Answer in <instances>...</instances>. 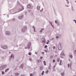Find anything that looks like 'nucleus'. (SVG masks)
Segmentation results:
<instances>
[{
  "label": "nucleus",
  "mask_w": 76,
  "mask_h": 76,
  "mask_svg": "<svg viewBox=\"0 0 76 76\" xmlns=\"http://www.w3.org/2000/svg\"><path fill=\"white\" fill-rule=\"evenodd\" d=\"M6 66H5V65H3L2 66H1L0 67V70H2L3 69V67H6ZM1 68H2V69H1Z\"/></svg>",
  "instance_id": "1"
},
{
  "label": "nucleus",
  "mask_w": 76,
  "mask_h": 76,
  "mask_svg": "<svg viewBox=\"0 0 76 76\" xmlns=\"http://www.w3.org/2000/svg\"><path fill=\"white\" fill-rule=\"evenodd\" d=\"M60 56H61V57L62 58H63L62 57V56H66V55L65 54H64V53L62 52V53L60 54Z\"/></svg>",
  "instance_id": "2"
},
{
  "label": "nucleus",
  "mask_w": 76,
  "mask_h": 76,
  "mask_svg": "<svg viewBox=\"0 0 76 76\" xmlns=\"http://www.w3.org/2000/svg\"><path fill=\"white\" fill-rule=\"evenodd\" d=\"M27 7L28 9H30V8H31V5H30V4H28V5Z\"/></svg>",
  "instance_id": "3"
},
{
  "label": "nucleus",
  "mask_w": 76,
  "mask_h": 76,
  "mask_svg": "<svg viewBox=\"0 0 76 76\" xmlns=\"http://www.w3.org/2000/svg\"><path fill=\"white\" fill-rule=\"evenodd\" d=\"M46 42L45 39H44V40L42 41V43H45Z\"/></svg>",
  "instance_id": "4"
},
{
  "label": "nucleus",
  "mask_w": 76,
  "mask_h": 76,
  "mask_svg": "<svg viewBox=\"0 0 76 76\" xmlns=\"http://www.w3.org/2000/svg\"><path fill=\"white\" fill-rule=\"evenodd\" d=\"M23 30H24V28H23V30H22V32H24L25 31H26V28H25V30H24V31H23Z\"/></svg>",
  "instance_id": "5"
},
{
  "label": "nucleus",
  "mask_w": 76,
  "mask_h": 76,
  "mask_svg": "<svg viewBox=\"0 0 76 76\" xmlns=\"http://www.w3.org/2000/svg\"><path fill=\"white\" fill-rule=\"evenodd\" d=\"M23 18V16H20L18 17V18L20 19H22V18Z\"/></svg>",
  "instance_id": "6"
},
{
  "label": "nucleus",
  "mask_w": 76,
  "mask_h": 76,
  "mask_svg": "<svg viewBox=\"0 0 76 76\" xmlns=\"http://www.w3.org/2000/svg\"><path fill=\"white\" fill-rule=\"evenodd\" d=\"M41 61L39 60H37V63H40Z\"/></svg>",
  "instance_id": "7"
},
{
  "label": "nucleus",
  "mask_w": 76,
  "mask_h": 76,
  "mask_svg": "<svg viewBox=\"0 0 76 76\" xmlns=\"http://www.w3.org/2000/svg\"><path fill=\"white\" fill-rule=\"evenodd\" d=\"M37 9L38 10H39V9H40V7L39 6L37 7Z\"/></svg>",
  "instance_id": "8"
},
{
  "label": "nucleus",
  "mask_w": 76,
  "mask_h": 76,
  "mask_svg": "<svg viewBox=\"0 0 76 76\" xmlns=\"http://www.w3.org/2000/svg\"><path fill=\"white\" fill-rule=\"evenodd\" d=\"M43 63L45 66H46V63H45V61H43Z\"/></svg>",
  "instance_id": "9"
},
{
  "label": "nucleus",
  "mask_w": 76,
  "mask_h": 76,
  "mask_svg": "<svg viewBox=\"0 0 76 76\" xmlns=\"http://www.w3.org/2000/svg\"><path fill=\"white\" fill-rule=\"evenodd\" d=\"M61 75L62 76H64V73L62 72L61 73Z\"/></svg>",
  "instance_id": "10"
},
{
  "label": "nucleus",
  "mask_w": 76,
  "mask_h": 76,
  "mask_svg": "<svg viewBox=\"0 0 76 76\" xmlns=\"http://www.w3.org/2000/svg\"><path fill=\"white\" fill-rule=\"evenodd\" d=\"M9 70V69H7L5 71V72H6L7 71H8Z\"/></svg>",
  "instance_id": "11"
},
{
  "label": "nucleus",
  "mask_w": 76,
  "mask_h": 76,
  "mask_svg": "<svg viewBox=\"0 0 76 76\" xmlns=\"http://www.w3.org/2000/svg\"><path fill=\"white\" fill-rule=\"evenodd\" d=\"M44 71H43L42 72V75H44Z\"/></svg>",
  "instance_id": "12"
},
{
  "label": "nucleus",
  "mask_w": 76,
  "mask_h": 76,
  "mask_svg": "<svg viewBox=\"0 0 76 76\" xmlns=\"http://www.w3.org/2000/svg\"><path fill=\"white\" fill-rule=\"evenodd\" d=\"M28 46H29V48H30V45H31V43H29L28 44Z\"/></svg>",
  "instance_id": "13"
},
{
  "label": "nucleus",
  "mask_w": 76,
  "mask_h": 76,
  "mask_svg": "<svg viewBox=\"0 0 76 76\" xmlns=\"http://www.w3.org/2000/svg\"><path fill=\"white\" fill-rule=\"evenodd\" d=\"M4 49H6V48H7V46H4Z\"/></svg>",
  "instance_id": "14"
},
{
  "label": "nucleus",
  "mask_w": 76,
  "mask_h": 76,
  "mask_svg": "<svg viewBox=\"0 0 76 76\" xmlns=\"http://www.w3.org/2000/svg\"><path fill=\"white\" fill-rule=\"evenodd\" d=\"M33 28H34V32H35V31H35V28H34V26L33 27Z\"/></svg>",
  "instance_id": "15"
},
{
  "label": "nucleus",
  "mask_w": 76,
  "mask_h": 76,
  "mask_svg": "<svg viewBox=\"0 0 76 76\" xmlns=\"http://www.w3.org/2000/svg\"><path fill=\"white\" fill-rule=\"evenodd\" d=\"M48 42H47V44H48V42H50V41H49V40H48Z\"/></svg>",
  "instance_id": "16"
},
{
  "label": "nucleus",
  "mask_w": 76,
  "mask_h": 76,
  "mask_svg": "<svg viewBox=\"0 0 76 76\" xmlns=\"http://www.w3.org/2000/svg\"><path fill=\"white\" fill-rule=\"evenodd\" d=\"M2 75H4V72L3 71H2Z\"/></svg>",
  "instance_id": "17"
},
{
  "label": "nucleus",
  "mask_w": 76,
  "mask_h": 76,
  "mask_svg": "<svg viewBox=\"0 0 76 76\" xmlns=\"http://www.w3.org/2000/svg\"><path fill=\"white\" fill-rule=\"evenodd\" d=\"M15 75L17 76H18V75H19V73H15Z\"/></svg>",
  "instance_id": "18"
},
{
  "label": "nucleus",
  "mask_w": 76,
  "mask_h": 76,
  "mask_svg": "<svg viewBox=\"0 0 76 76\" xmlns=\"http://www.w3.org/2000/svg\"><path fill=\"white\" fill-rule=\"evenodd\" d=\"M69 57L70 58H72V57H73V56H72V55H70Z\"/></svg>",
  "instance_id": "19"
},
{
  "label": "nucleus",
  "mask_w": 76,
  "mask_h": 76,
  "mask_svg": "<svg viewBox=\"0 0 76 76\" xmlns=\"http://www.w3.org/2000/svg\"><path fill=\"white\" fill-rule=\"evenodd\" d=\"M40 70H42V66L40 68Z\"/></svg>",
  "instance_id": "20"
},
{
  "label": "nucleus",
  "mask_w": 76,
  "mask_h": 76,
  "mask_svg": "<svg viewBox=\"0 0 76 76\" xmlns=\"http://www.w3.org/2000/svg\"><path fill=\"white\" fill-rule=\"evenodd\" d=\"M48 73V71H46V74H47V73Z\"/></svg>",
  "instance_id": "21"
},
{
  "label": "nucleus",
  "mask_w": 76,
  "mask_h": 76,
  "mask_svg": "<svg viewBox=\"0 0 76 76\" xmlns=\"http://www.w3.org/2000/svg\"><path fill=\"white\" fill-rule=\"evenodd\" d=\"M68 67H70V64H68Z\"/></svg>",
  "instance_id": "22"
},
{
  "label": "nucleus",
  "mask_w": 76,
  "mask_h": 76,
  "mask_svg": "<svg viewBox=\"0 0 76 76\" xmlns=\"http://www.w3.org/2000/svg\"><path fill=\"white\" fill-rule=\"evenodd\" d=\"M55 23H57V21L56 20H55Z\"/></svg>",
  "instance_id": "23"
},
{
  "label": "nucleus",
  "mask_w": 76,
  "mask_h": 76,
  "mask_svg": "<svg viewBox=\"0 0 76 76\" xmlns=\"http://www.w3.org/2000/svg\"><path fill=\"white\" fill-rule=\"evenodd\" d=\"M44 30V29H41V31H40V32H42V31Z\"/></svg>",
  "instance_id": "24"
},
{
  "label": "nucleus",
  "mask_w": 76,
  "mask_h": 76,
  "mask_svg": "<svg viewBox=\"0 0 76 76\" xmlns=\"http://www.w3.org/2000/svg\"><path fill=\"white\" fill-rule=\"evenodd\" d=\"M60 61V59L59 58H58L57 59V61Z\"/></svg>",
  "instance_id": "25"
},
{
  "label": "nucleus",
  "mask_w": 76,
  "mask_h": 76,
  "mask_svg": "<svg viewBox=\"0 0 76 76\" xmlns=\"http://www.w3.org/2000/svg\"><path fill=\"white\" fill-rule=\"evenodd\" d=\"M29 55L30 56H31V53H29Z\"/></svg>",
  "instance_id": "26"
},
{
  "label": "nucleus",
  "mask_w": 76,
  "mask_h": 76,
  "mask_svg": "<svg viewBox=\"0 0 76 76\" xmlns=\"http://www.w3.org/2000/svg\"><path fill=\"white\" fill-rule=\"evenodd\" d=\"M29 60H30V61H32V59L31 58H30L29 59Z\"/></svg>",
  "instance_id": "27"
},
{
  "label": "nucleus",
  "mask_w": 76,
  "mask_h": 76,
  "mask_svg": "<svg viewBox=\"0 0 76 76\" xmlns=\"http://www.w3.org/2000/svg\"><path fill=\"white\" fill-rule=\"evenodd\" d=\"M47 46L46 45L45 46V48H47Z\"/></svg>",
  "instance_id": "28"
},
{
  "label": "nucleus",
  "mask_w": 76,
  "mask_h": 76,
  "mask_svg": "<svg viewBox=\"0 0 76 76\" xmlns=\"http://www.w3.org/2000/svg\"><path fill=\"white\" fill-rule=\"evenodd\" d=\"M55 61L54 59L53 60V63H54V62H55Z\"/></svg>",
  "instance_id": "29"
},
{
  "label": "nucleus",
  "mask_w": 76,
  "mask_h": 76,
  "mask_svg": "<svg viewBox=\"0 0 76 76\" xmlns=\"http://www.w3.org/2000/svg\"><path fill=\"white\" fill-rule=\"evenodd\" d=\"M33 75L32 74H30V76H32Z\"/></svg>",
  "instance_id": "30"
},
{
  "label": "nucleus",
  "mask_w": 76,
  "mask_h": 76,
  "mask_svg": "<svg viewBox=\"0 0 76 76\" xmlns=\"http://www.w3.org/2000/svg\"><path fill=\"white\" fill-rule=\"evenodd\" d=\"M13 57V55H12L11 56V57Z\"/></svg>",
  "instance_id": "31"
},
{
  "label": "nucleus",
  "mask_w": 76,
  "mask_h": 76,
  "mask_svg": "<svg viewBox=\"0 0 76 76\" xmlns=\"http://www.w3.org/2000/svg\"><path fill=\"white\" fill-rule=\"evenodd\" d=\"M42 58H43V57H40V59H42Z\"/></svg>",
  "instance_id": "32"
},
{
  "label": "nucleus",
  "mask_w": 76,
  "mask_h": 76,
  "mask_svg": "<svg viewBox=\"0 0 76 76\" xmlns=\"http://www.w3.org/2000/svg\"><path fill=\"white\" fill-rule=\"evenodd\" d=\"M56 38H58V36H56Z\"/></svg>",
  "instance_id": "33"
},
{
  "label": "nucleus",
  "mask_w": 76,
  "mask_h": 76,
  "mask_svg": "<svg viewBox=\"0 0 76 76\" xmlns=\"http://www.w3.org/2000/svg\"><path fill=\"white\" fill-rule=\"evenodd\" d=\"M42 54H44V52H42Z\"/></svg>",
  "instance_id": "34"
},
{
  "label": "nucleus",
  "mask_w": 76,
  "mask_h": 76,
  "mask_svg": "<svg viewBox=\"0 0 76 76\" xmlns=\"http://www.w3.org/2000/svg\"><path fill=\"white\" fill-rule=\"evenodd\" d=\"M74 52H75V54H76V50H75Z\"/></svg>",
  "instance_id": "35"
},
{
  "label": "nucleus",
  "mask_w": 76,
  "mask_h": 76,
  "mask_svg": "<svg viewBox=\"0 0 76 76\" xmlns=\"http://www.w3.org/2000/svg\"><path fill=\"white\" fill-rule=\"evenodd\" d=\"M53 56H50V58H53Z\"/></svg>",
  "instance_id": "36"
},
{
  "label": "nucleus",
  "mask_w": 76,
  "mask_h": 76,
  "mask_svg": "<svg viewBox=\"0 0 76 76\" xmlns=\"http://www.w3.org/2000/svg\"><path fill=\"white\" fill-rule=\"evenodd\" d=\"M59 65H60V66H61V63H60V64H59Z\"/></svg>",
  "instance_id": "37"
},
{
  "label": "nucleus",
  "mask_w": 76,
  "mask_h": 76,
  "mask_svg": "<svg viewBox=\"0 0 76 76\" xmlns=\"http://www.w3.org/2000/svg\"><path fill=\"white\" fill-rule=\"evenodd\" d=\"M61 60L60 61V63H61Z\"/></svg>",
  "instance_id": "38"
},
{
  "label": "nucleus",
  "mask_w": 76,
  "mask_h": 76,
  "mask_svg": "<svg viewBox=\"0 0 76 76\" xmlns=\"http://www.w3.org/2000/svg\"><path fill=\"white\" fill-rule=\"evenodd\" d=\"M53 48L54 49V48H55V47H53Z\"/></svg>",
  "instance_id": "39"
},
{
  "label": "nucleus",
  "mask_w": 76,
  "mask_h": 76,
  "mask_svg": "<svg viewBox=\"0 0 76 76\" xmlns=\"http://www.w3.org/2000/svg\"><path fill=\"white\" fill-rule=\"evenodd\" d=\"M74 21H75V23H76V20H74Z\"/></svg>",
  "instance_id": "40"
},
{
  "label": "nucleus",
  "mask_w": 76,
  "mask_h": 76,
  "mask_svg": "<svg viewBox=\"0 0 76 76\" xmlns=\"http://www.w3.org/2000/svg\"><path fill=\"white\" fill-rule=\"evenodd\" d=\"M27 49V48L26 47L25 48V49Z\"/></svg>",
  "instance_id": "41"
},
{
  "label": "nucleus",
  "mask_w": 76,
  "mask_h": 76,
  "mask_svg": "<svg viewBox=\"0 0 76 76\" xmlns=\"http://www.w3.org/2000/svg\"><path fill=\"white\" fill-rule=\"evenodd\" d=\"M35 54H37V52H35Z\"/></svg>",
  "instance_id": "42"
},
{
  "label": "nucleus",
  "mask_w": 76,
  "mask_h": 76,
  "mask_svg": "<svg viewBox=\"0 0 76 76\" xmlns=\"http://www.w3.org/2000/svg\"><path fill=\"white\" fill-rule=\"evenodd\" d=\"M23 9H22V10H20V11H22V10L23 9Z\"/></svg>",
  "instance_id": "43"
},
{
  "label": "nucleus",
  "mask_w": 76,
  "mask_h": 76,
  "mask_svg": "<svg viewBox=\"0 0 76 76\" xmlns=\"http://www.w3.org/2000/svg\"><path fill=\"white\" fill-rule=\"evenodd\" d=\"M45 52H47V50H45Z\"/></svg>",
  "instance_id": "44"
}]
</instances>
